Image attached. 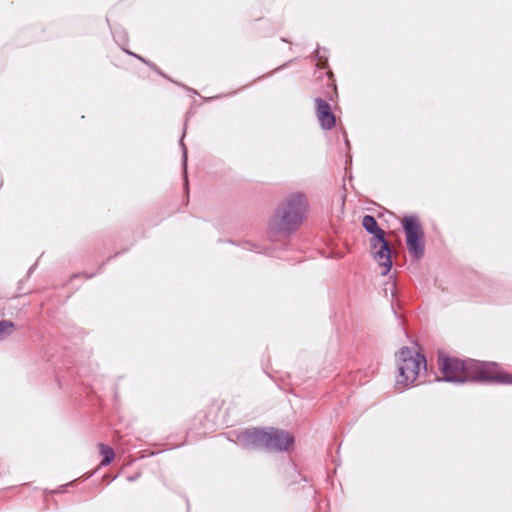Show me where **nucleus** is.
Here are the masks:
<instances>
[{
	"label": "nucleus",
	"mask_w": 512,
	"mask_h": 512,
	"mask_svg": "<svg viewBox=\"0 0 512 512\" xmlns=\"http://www.w3.org/2000/svg\"><path fill=\"white\" fill-rule=\"evenodd\" d=\"M438 365L446 382L482 381L512 384V375L501 371L495 362L460 360L439 354Z\"/></svg>",
	"instance_id": "1"
},
{
	"label": "nucleus",
	"mask_w": 512,
	"mask_h": 512,
	"mask_svg": "<svg viewBox=\"0 0 512 512\" xmlns=\"http://www.w3.org/2000/svg\"><path fill=\"white\" fill-rule=\"evenodd\" d=\"M407 249L412 258L419 260L425 251L424 231L416 217H406L403 222Z\"/></svg>",
	"instance_id": "6"
},
{
	"label": "nucleus",
	"mask_w": 512,
	"mask_h": 512,
	"mask_svg": "<svg viewBox=\"0 0 512 512\" xmlns=\"http://www.w3.org/2000/svg\"><path fill=\"white\" fill-rule=\"evenodd\" d=\"M364 229L372 234L370 248L373 258L383 268L381 274L387 275L392 267L391 248L385 239V231L378 226L376 219L371 215H365L362 220Z\"/></svg>",
	"instance_id": "5"
},
{
	"label": "nucleus",
	"mask_w": 512,
	"mask_h": 512,
	"mask_svg": "<svg viewBox=\"0 0 512 512\" xmlns=\"http://www.w3.org/2000/svg\"><path fill=\"white\" fill-rule=\"evenodd\" d=\"M100 455L103 457L101 460V466H107L109 465L115 457L114 450L103 443L98 444Z\"/></svg>",
	"instance_id": "8"
},
{
	"label": "nucleus",
	"mask_w": 512,
	"mask_h": 512,
	"mask_svg": "<svg viewBox=\"0 0 512 512\" xmlns=\"http://www.w3.org/2000/svg\"><path fill=\"white\" fill-rule=\"evenodd\" d=\"M396 378L397 385L409 387L422 375L426 374L427 362L425 357L413 348L403 347L398 355Z\"/></svg>",
	"instance_id": "4"
},
{
	"label": "nucleus",
	"mask_w": 512,
	"mask_h": 512,
	"mask_svg": "<svg viewBox=\"0 0 512 512\" xmlns=\"http://www.w3.org/2000/svg\"><path fill=\"white\" fill-rule=\"evenodd\" d=\"M316 116L320 126L324 130H330L335 126V116L331 110L330 104L324 99L318 97L315 99Z\"/></svg>",
	"instance_id": "7"
},
{
	"label": "nucleus",
	"mask_w": 512,
	"mask_h": 512,
	"mask_svg": "<svg viewBox=\"0 0 512 512\" xmlns=\"http://www.w3.org/2000/svg\"><path fill=\"white\" fill-rule=\"evenodd\" d=\"M13 328L14 324L11 321H0V339H2L6 335L11 334Z\"/></svg>",
	"instance_id": "9"
},
{
	"label": "nucleus",
	"mask_w": 512,
	"mask_h": 512,
	"mask_svg": "<svg viewBox=\"0 0 512 512\" xmlns=\"http://www.w3.org/2000/svg\"><path fill=\"white\" fill-rule=\"evenodd\" d=\"M180 145L182 147V151H183V155H182V158H183V166H184V170L186 171V166H187V148L183 142V139L180 140Z\"/></svg>",
	"instance_id": "10"
},
{
	"label": "nucleus",
	"mask_w": 512,
	"mask_h": 512,
	"mask_svg": "<svg viewBox=\"0 0 512 512\" xmlns=\"http://www.w3.org/2000/svg\"><path fill=\"white\" fill-rule=\"evenodd\" d=\"M128 480L132 481V480H134V477H128Z\"/></svg>",
	"instance_id": "11"
},
{
	"label": "nucleus",
	"mask_w": 512,
	"mask_h": 512,
	"mask_svg": "<svg viewBox=\"0 0 512 512\" xmlns=\"http://www.w3.org/2000/svg\"><path fill=\"white\" fill-rule=\"evenodd\" d=\"M238 442L247 449H265L269 452L288 451L294 445L291 433L278 428H249L239 433Z\"/></svg>",
	"instance_id": "3"
},
{
	"label": "nucleus",
	"mask_w": 512,
	"mask_h": 512,
	"mask_svg": "<svg viewBox=\"0 0 512 512\" xmlns=\"http://www.w3.org/2000/svg\"><path fill=\"white\" fill-rule=\"evenodd\" d=\"M307 211L308 203L303 193L289 195L270 220V236L288 238L302 224Z\"/></svg>",
	"instance_id": "2"
}]
</instances>
